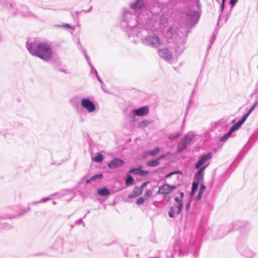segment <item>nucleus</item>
<instances>
[{"label":"nucleus","mask_w":258,"mask_h":258,"mask_svg":"<svg viewBox=\"0 0 258 258\" xmlns=\"http://www.w3.org/2000/svg\"><path fill=\"white\" fill-rule=\"evenodd\" d=\"M184 196V193L183 192H180V199H182V200H183Z\"/></svg>","instance_id":"nucleus-60"},{"label":"nucleus","mask_w":258,"mask_h":258,"mask_svg":"<svg viewBox=\"0 0 258 258\" xmlns=\"http://www.w3.org/2000/svg\"><path fill=\"white\" fill-rule=\"evenodd\" d=\"M152 121L149 119H144L138 123V126L140 128H144L152 123Z\"/></svg>","instance_id":"nucleus-22"},{"label":"nucleus","mask_w":258,"mask_h":258,"mask_svg":"<svg viewBox=\"0 0 258 258\" xmlns=\"http://www.w3.org/2000/svg\"><path fill=\"white\" fill-rule=\"evenodd\" d=\"M187 36V34L185 36L180 37L177 38L174 43L173 47L177 54L180 55L183 52L185 49L184 44Z\"/></svg>","instance_id":"nucleus-5"},{"label":"nucleus","mask_w":258,"mask_h":258,"mask_svg":"<svg viewBox=\"0 0 258 258\" xmlns=\"http://www.w3.org/2000/svg\"><path fill=\"white\" fill-rule=\"evenodd\" d=\"M224 7H225V4L221 3V8H224Z\"/></svg>","instance_id":"nucleus-63"},{"label":"nucleus","mask_w":258,"mask_h":258,"mask_svg":"<svg viewBox=\"0 0 258 258\" xmlns=\"http://www.w3.org/2000/svg\"><path fill=\"white\" fill-rule=\"evenodd\" d=\"M213 156L211 152L207 154H204L200 156L198 161L195 165L196 169H199L202 166L204 165L208 161L210 160Z\"/></svg>","instance_id":"nucleus-10"},{"label":"nucleus","mask_w":258,"mask_h":258,"mask_svg":"<svg viewBox=\"0 0 258 258\" xmlns=\"http://www.w3.org/2000/svg\"><path fill=\"white\" fill-rule=\"evenodd\" d=\"M236 131V130L235 129H234L232 126H231L229 131L226 134V135L229 138L231 136L232 134Z\"/></svg>","instance_id":"nucleus-39"},{"label":"nucleus","mask_w":258,"mask_h":258,"mask_svg":"<svg viewBox=\"0 0 258 258\" xmlns=\"http://www.w3.org/2000/svg\"><path fill=\"white\" fill-rule=\"evenodd\" d=\"M160 164L158 159L151 160L147 162L146 164L149 167H156Z\"/></svg>","instance_id":"nucleus-24"},{"label":"nucleus","mask_w":258,"mask_h":258,"mask_svg":"<svg viewBox=\"0 0 258 258\" xmlns=\"http://www.w3.org/2000/svg\"><path fill=\"white\" fill-rule=\"evenodd\" d=\"M55 26L58 28H63L65 29L71 28L72 27L69 24H64L63 25H55Z\"/></svg>","instance_id":"nucleus-36"},{"label":"nucleus","mask_w":258,"mask_h":258,"mask_svg":"<svg viewBox=\"0 0 258 258\" xmlns=\"http://www.w3.org/2000/svg\"><path fill=\"white\" fill-rule=\"evenodd\" d=\"M244 120H243L241 118L238 120L236 123L233 125L232 126L235 129L236 131L238 130L240 127L242 125V124L244 122Z\"/></svg>","instance_id":"nucleus-28"},{"label":"nucleus","mask_w":258,"mask_h":258,"mask_svg":"<svg viewBox=\"0 0 258 258\" xmlns=\"http://www.w3.org/2000/svg\"><path fill=\"white\" fill-rule=\"evenodd\" d=\"M177 207L178 209L177 211V214L179 215L181 213V211L183 209V203H179L178 205H177Z\"/></svg>","instance_id":"nucleus-37"},{"label":"nucleus","mask_w":258,"mask_h":258,"mask_svg":"<svg viewBox=\"0 0 258 258\" xmlns=\"http://www.w3.org/2000/svg\"><path fill=\"white\" fill-rule=\"evenodd\" d=\"M228 139V138L227 137V136H226V134H225L223 136H222L221 139H220V141L221 142H225L227 139Z\"/></svg>","instance_id":"nucleus-48"},{"label":"nucleus","mask_w":258,"mask_h":258,"mask_svg":"<svg viewBox=\"0 0 258 258\" xmlns=\"http://www.w3.org/2000/svg\"><path fill=\"white\" fill-rule=\"evenodd\" d=\"M0 3H5L6 4L7 7H9V6L12 9H15L16 5L14 3H12V2H11L10 1L7 2V0H0Z\"/></svg>","instance_id":"nucleus-30"},{"label":"nucleus","mask_w":258,"mask_h":258,"mask_svg":"<svg viewBox=\"0 0 258 258\" xmlns=\"http://www.w3.org/2000/svg\"><path fill=\"white\" fill-rule=\"evenodd\" d=\"M159 55L166 60L171 59L172 55L171 52L167 48H163L159 50Z\"/></svg>","instance_id":"nucleus-15"},{"label":"nucleus","mask_w":258,"mask_h":258,"mask_svg":"<svg viewBox=\"0 0 258 258\" xmlns=\"http://www.w3.org/2000/svg\"><path fill=\"white\" fill-rule=\"evenodd\" d=\"M6 227H7V226H6V223H2L0 221V229H1V228H6Z\"/></svg>","instance_id":"nucleus-55"},{"label":"nucleus","mask_w":258,"mask_h":258,"mask_svg":"<svg viewBox=\"0 0 258 258\" xmlns=\"http://www.w3.org/2000/svg\"><path fill=\"white\" fill-rule=\"evenodd\" d=\"M104 157L102 154L101 153H98L96 156H95L93 158V160L97 163H99L102 162L103 160Z\"/></svg>","instance_id":"nucleus-26"},{"label":"nucleus","mask_w":258,"mask_h":258,"mask_svg":"<svg viewBox=\"0 0 258 258\" xmlns=\"http://www.w3.org/2000/svg\"><path fill=\"white\" fill-rule=\"evenodd\" d=\"M149 172L146 170H144L141 169L140 168H139V172L136 173V174L140 175L142 176H145L148 174Z\"/></svg>","instance_id":"nucleus-32"},{"label":"nucleus","mask_w":258,"mask_h":258,"mask_svg":"<svg viewBox=\"0 0 258 258\" xmlns=\"http://www.w3.org/2000/svg\"><path fill=\"white\" fill-rule=\"evenodd\" d=\"M92 7H90L88 10H82L81 12H83L84 13H88L91 10Z\"/></svg>","instance_id":"nucleus-61"},{"label":"nucleus","mask_w":258,"mask_h":258,"mask_svg":"<svg viewBox=\"0 0 258 258\" xmlns=\"http://www.w3.org/2000/svg\"><path fill=\"white\" fill-rule=\"evenodd\" d=\"M124 164L123 160L120 158H114L110 162L107 164V166L109 169H113L117 167L122 166Z\"/></svg>","instance_id":"nucleus-12"},{"label":"nucleus","mask_w":258,"mask_h":258,"mask_svg":"<svg viewBox=\"0 0 258 258\" xmlns=\"http://www.w3.org/2000/svg\"><path fill=\"white\" fill-rule=\"evenodd\" d=\"M160 151V148L158 147H155L153 150L148 151V154L151 156H155Z\"/></svg>","instance_id":"nucleus-29"},{"label":"nucleus","mask_w":258,"mask_h":258,"mask_svg":"<svg viewBox=\"0 0 258 258\" xmlns=\"http://www.w3.org/2000/svg\"><path fill=\"white\" fill-rule=\"evenodd\" d=\"M175 214L174 208L173 206H171L170 208L169 211L168 212V215L170 218H174Z\"/></svg>","instance_id":"nucleus-33"},{"label":"nucleus","mask_w":258,"mask_h":258,"mask_svg":"<svg viewBox=\"0 0 258 258\" xmlns=\"http://www.w3.org/2000/svg\"><path fill=\"white\" fill-rule=\"evenodd\" d=\"M175 201L177 203V205H178L179 203H183L182 199H180L178 197L175 198Z\"/></svg>","instance_id":"nucleus-49"},{"label":"nucleus","mask_w":258,"mask_h":258,"mask_svg":"<svg viewBox=\"0 0 258 258\" xmlns=\"http://www.w3.org/2000/svg\"><path fill=\"white\" fill-rule=\"evenodd\" d=\"M178 252V254L179 256H182L184 255V253L182 252L180 249L179 245L175 244L174 246L169 248L168 250L166 251V257L167 258H173L174 254Z\"/></svg>","instance_id":"nucleus-7"},{"label":"nucleus","mask_w":258,"mask_h":258,"mask_svg":"<svg viewBox=\"0 0 258 258\" xmlns=\"http://www.w3.org/2000/svg\"><path fill=\"white\" fill-rule=\"evenodd\" d=\"M138 172H139V168H133L131 169L129 171V173L135 174H136V173Z\"/></svg>","instance_id":"nucleus-44"},{"label":"nucleus","mask_w":258,"mask_h":258,"mask_svg":"<svg viewBox=\"0 0 258 258\" xmlns=\"http://www.w3.org/2000/svg\"><path fill=\"white\" fill-rule=\"evenodd\" d=\"M197 8H198L197 7ZM201 12V7L200 10L198 9V11L189 10L187 11L186 13L187 23L189 26L192 27L198 22L200 17Z\"/></svg>","instance_id":"nucleus-4"},{"label":"nucleus","mask_w":258,"mask_h":258,"mask_svg":"<svg viewBox=\"0 0 258 258\" xmlns=\"http://www.w3.org/2000/svg\"><path fill=\"white\" fill-rule=\"evenodd\" d=\"M63 239L61 237H57L55 239L53 244V248L56 250H61L63 245Z\"/></svg>","instance_id":"nucleus-17"},{"label":"nucleus","mask_w":258,"mask_h":258,"mask_svg":"<svg viewBox=\"0 0 258 258\" xmlns=\"http://www.w3.org/2000/svg\"><path fill=\"white\" fill-rule=\"evenodd\" d=\"M209 164H207L206 165H204L203 166H202L199 169H198L199 170H202V172L203 173H204V171L206 169V168L208 167Z\"/></svg>","instance_id":"nucleus-46"},{"label":"nucleus","mask_w":258,"mask_h":258,"mask_svg":"<svg viewBox=\"0 0 258 258\" xmlns=\"http://www.w3.org/2000/svg\"><path fill=\"white\" fill-rule=\"evenodd\" d=\"M26 47L32 55L36 56L45 61H48L52 58V50L50 46L46 43L30 39L26 43Z\"/></svg>","instance_id":"nucleus-3"},{"label":"nucleus","mask_w":258,"mask_h":258,"mask_svg":"<svg viewBox=\"0 0 258 258\" xmlns=\"http://www.w3.org/2000/svg\"><path fill=\"white\" fill-rule=\"evenodd\" d=\"M257 104V102H255L254 104L251 107V108L247 111L248 113L250 114L252 111L254 109Z\"/></svg>","instance_id":"nucleus-42"},{"label":"nucleus","mask_w":258,"mask_h":258,"mask_svg":"<svg viewBox=\"0 0 258 258\" xmlns=\"http://www.w3.org/2000/svg\"><path fill=\"white\" fill-rule=\"evenodd\" d=\"M236 131V130L235 129H234L232 126H231L229 131L226 134V135L229 138L231 136L232 134Z\"/></svg>","instance_id":"nucleus-38"},{"label":"nucleus","mask_w":258,"mask_h":258,"mask_svg":"<svg viewBox=\"0 0 258 258\" xmlns=\"http://www.w3.org/2000/svg\"><path fill=\"white\" fill-rule=\"evenodd\" d=\"M190 207V201H188L185 206L186 210H188L189 209Z\"/></svg>","instance_id":"nucleus-57"},{"label":"nucleus","mask_w":258,"mask_h":258,"mask_svg":"<svg viewBox=\"0 0 258 258\" xmlns=\"http://www.w3.org/2000/svg\"><path fill=\"white\" fill-rule=\"evenodd\" d=\"M50 200V198L49 197H46L42 198L40 201V203H45L47 201Z\"/></svg>","instance_id":"nucleus-53"},{"label":"nucleus","mask_w":258,"mask_h":258,"mask_svg":"<svg viewBox=\"0 0 258 258\" xmlns=\"http://www.w3.org/2000/svg\"><path fill=\"white\" fill-rule=\"evenodd\" d=\"M223 10H224V8H220V11H221V13H222V12H223Z\"/></svg>","instance_id":"nucleus-64"},{"label":"nucleus","mask_w":258,"mask_h":258,"mask_svg":"<svg viewBox=\"0 0 258 258\" xmlns=\"http://www.w3.org/2000/svg\"><path fill=\"white\" fill-rule=\"evenodd\" d=\"M250 114L248 112L246 113L241 118V119L245 121Z\"/></svg>","instance_id":"nucleus-52"},{"label":"nucleus","mask_w":258,"mask_h":258,"mask_svg":"<svg viewBox=\"0 0 258 258\" xmlns=\"http://www.w3.org/2000/svg\"><path fill=\"white\" fill-rule=\"evenodd\" d=\"M91 181H91V180H90V179H87V180H86V183H89V182H90Z\"/></svg>","instance_id":"nucleus-62"},{"label":"nucleus","mask_w":258,"mask_h":258,"mask_svg":"<svg viewBox=\"0 0 258 258\" xmlns=\"http://www.w3.org/2000/svg\"><path fill=\"white\" fill-rule=\"evenodd\" d=\"M206 185H204V184H201L200 185V190L199 191H201L202 192H203V191L206 189Z\"/></svg>","instance_id":"nucleus-50"},{"label":"nucleus","mask_w":258,"mask_h":258,"mask_svg":"<svg viewBox=\"0 0 258 258\" xmlns=\"http://www.w3.org/2000/svg\"><path fill=\"white\" fill-rule=\"evenodd\" d=\"M204 173L202 172V170H199L195 174L194 181H197L200 182L202 181L204 179Z\"/></svg>","instance_id":"nucleus-19"},{"label":"nucleus","mask_w":258,"mask_h":258,"mask_svg":"<svg viewBox=\"0 0 258 258\" xmlns=\"http://www.w3.org/2000/svg\"><path fill=\"white\" fill-rule=\"evenodd\" d=\"M148 182H149L148 181L144 182V183H142V184L141 186H140V187L138 186V188L140 189H141V190L142 191V192H143V188L147 185V184L148 183Z\"/></svg>","instance_id":"nucleus-45"},{"label":"nucleus","mask_w":258,"mask_h":258,"mask_svg":"<svg viewBox=\"0 0 258 258\" xmlns=\"http://www.w3.org/2000/svg\"><path fill=\"white\" fill-rule=\"evenodd\" d=\"M152 196V191L151 190H147L145 194H144V196L147 198H150Z\"/></svg>","instance_id":"nucleus-41"},{"label":"nucleus","mask_w":258,"mask_h":258,"mask_svg":"<svg viewBox=\"0 0 258 258\" xmlns=\"http://www.w3.org/2000/svg\"><path fill=\"white\" fill-rule=\"evenodd\" d=\"M237 2V0H230V4L231 6V8L233 7V6L235 5Z\"/></svg>","instance_id":"nucleus-51"},{"label":"nucleus","mask_w":258,"mask_h":258,"mask_svg":"<svg viewBox=\"0 0 258 258\" xmlns=\"http://www.w3.org/2000/svg\"><path fill=\"white\" fill-rule=\"evenodd\" d=\"M181 134L179 133H177L175 135H171L169 137L170 139H175L180 136Z\"/></svg>","instance_id":"nucleus-40"},{"label":"nucleus","mask_w":258,"mask_h":258,"mask_svg":"<svg viewBox=\"0 0 258 258\" xmlns=\"http://www.w3.org/2000/svg\"><path fill=\"white\" fill-rule=\"evenodd\" d=\"M154 30L153 21L151 20L148 22L146 21L145 27L138 32L133 41L136 43L140 40L144 45L154 48L158 47L162 42L157 35L152 34Z\"/></svg>","instance_id":"nucleus-2"},{"label":"nucleus","mask_w":258,"mask_h":258,"mask_svg":"<svg viewBox=\"0 0 258 258\" xmlns=\"http://www.w3.org/2000/svg\"><path fill=\"white\" fill-rule=\"evenodd\" d=\"M141 190V189H140L138 188V186H136L135 187L133 194L128 195V198L130 199L134 198L141 195L142 194V192Z\"/></svg>","instance_id":"nucleus-21"},{"label":"nucleus","mask_w":258,"mask_h":258,"mask_svg":"<svg viewBox=\"0 0 258 258\" xmlns=\"http://www.w3.org/2000/svg\"><path fill=\"white\" fill-rule=\"evenodd\" d=\"M203 192H202L201 191H199V193H198V196L197 198L198 200H200L202 198V196Z\"/></svg>","instance_id":"nucleus-54"},{"label":"nucleus","mask_w":258,"mask_h":258,"mask_svg":"<svg viewBox=\"0 0 258 258\" xmlns=\"http://www.w3.org/2000/svg\"><path fill=\"white\" fill-rule=\"evenodd\" d=\"M175 188V186H171L168 184H164L159 187L157 194L166 195L170 193L173 189Z\"/></svg>","instance_id":"nucleus-14"},{"label":"nucleus","mask_w":258,"mask_h":258,"mask_svg":"<svg viewBox=\"0 0 258 258\" xmlns=\"http://www.w3.org/2000/svg\"><path fill=\"white\" fill-rule=\"evenodd\" d=\"M30 210V208L29 207H28L27 210L23 211V212L20 213L17 215H14L12 217H10V218H15L22 216L23 214H24L25 213H26V212H27L28 211H29Z\"/></svg>","instance_id":"nucleus-34"},{"label":"nucleus","mask_w":258,"mask_h":258,"mask_svg":"<svg viewBox=\"0 0 258 258\" xmlns=\"http://www.w3.org/2000/svg\"><path fill=\"white\" fill-rule=\"evenodd\" d=\"M102 178H103V175L102 174L99 173V174H97L92 176L90 178V180H91L92 181H95L97 179H101Z\"/></svg>","instance_id":"nucleus-31"},{"label":"nucleus","mask_w":258,"mask_h":258,"mask_svg":"<svg viewBox=\"0 0 258 258\" xmlns=\"http://www.w3.org/2000/svg\"><path fill=\"white\" fill-rule=\"evenodd\" d=\"M96 75V77L97 80L99 81V82L102 85L103 84V83L102 81L101 80L100 78L99 77L98 75L97 74V75Z\"/></svg>","instance_id":"nucleus-58"},{"label":"nucleus","mask_w":258,"mask_h":258,"mask_svg":"<svg viewBox=\"0 0 258 258\" xmlns=\"http://www.w3.org/2000/svg\"><path fill=\"white\" fill-rule=\"evenodd\" d=\"M192 140V137L187 134L180 140L176 148V152L180 153L184 150L186 149L188 145H190Z\"/></svg>","instance_id":"nucleus-6"},{"label":"nucleus","mask_w":258,"mask_h":258,"mask_svg":"<svg viewBox=\"0 0 258 258\" xmlns=\"http://www.w3.org/2000/svg\"><path fill=\"white\" fill-rule=\"evenodd\" d=\"M146 6L145 0H136L130 4L131 8L136 12L143 10Z\"/></svg>","instance_id":"nucleus-11"},{"label":"nucleus","mask_w":258,"mask_h":258,"mask_svg":"<svg viewBox=\"0 0 258 258\" xmlns=\"http://www.w3.org/2000/svg\"><path fill=\"white\" fill-rule=\"evenodd\" d=\"M144 198H142V197H141L139 199H138L137 202H136V204L138 205H141L142 204H143L144 203Z\"/></svg>","instance_id":"nucleus-43"},{"label":"nucleus","mask_w":258,"mask_h":258,"mask_svg":"<svg viewBox=\"0 0 258 258\" xmlns=\"http://www.w3.org/2000/svg\"><path fill=\"white\" fill-rule=\"evenodd\" d=\"M133 114L135 116H144L149 112V108L147 106H143L138 109H133L132 111Z\"/></svg>","instance_id":"nucleus-13"},{"label":"nucleus","mask_w":258,"mask_h":258,"mask_svg":"<svg viewBox=\"0 0 258 258\" xmlns=\"http://www.w3.org/2000/svg\"><path fill=\"white\" fill-rule=\"evenodd\" d=\"M150 20L148 19L143 20L141 16L138 17L137 15L126 10L120 20V24L126 35L133 40L138 32L145 27L146 21Z\"/></svg>","instance_id":"nucleus-1"},{"label":"nucleus","mask_w":258,"mask_h":258,"mask_svg":"<svg viewBox=\"0 0 258 258\" xmlns=\"http://www.w3.org/2000/svg\"><path fill=\"white\" fill-rule=\"evenodd\" d=\"M83 223V220H82V219H79V220H78L76 222V225H80L81 224Z\"/></svg>","instance_id":"nucleus-56"},{"label":"nucleus","mask_w":258,"mask_h":258,"mask_svg":"<svg viewBox=\"0 0 258 258\" xmlns=\"http://www.w3.org/2000/svg\"><path fill=\"white\" fill-rule=\"evenodd\" d=\"M81 106L89 113L94 111L96 106L94 102L88 98H83L81 100Z\"/></svg>","instance_id":"nucleus-8"},{"label":"nucleus","mask_w":258,"mask_h":258,"mask_svg":"<svg viewBox=\"0 0 258 258\" xmlns=\"http://www.w3.org/2000/svg\"><path fill=\"white\" fill-rule=\"evenodd\" d=\"M169 154V152L167 153V154H162L159 157H158L157 159H158L159 161L160 162V160H161L163 158H164Z\"/></svg>","instance_id":"nucleus-47"},{"label":"nucleus","mask_w":258,"mask_h":258,"mask_svg":"<svg viewBox=\"0 0 258 258\" xmlns=\"http://www.w3.org/2000/svg\"><path fill=\"white\" fill-rule=\"evenodd\" d=\"M97 192L98 195L101 196H107L110 194L109 189L105 187L98 189Z\"/></svg>","instance_id":"nucleus-20"},{"label":"nucleus","mask_w":258,"mask_h":258,"mask_svg":"<svg viewBox=\"0 0 258 258\" xmlns=\"http://www.w3.org/2000/svg\"><path fill=\"white\" fill-rule=\"evenodd\" d=\"M238 251L241 255L246 258H253L255 253L246 245H241L238 247Z\"/></svg>","instance_id":"nucleus-9"},{"label":"nucleus","mask_w":258,"mask_h":258,"mask_svg":"<svg viewBox=\"0 0 258 258\" xmlns=\"http://www.w3.org/2000/svg\"><path fill=\"white\" fill-rule=\"evenodd\" d=\"M199 183L197 181H194L192 183L191 196H193L198 189Z\"/></svg>","instance_id":"nucleus-25"},{"label":"nucleus","mask_w":258,"mask_h":258,"mask_svg":"<svg viewBox=\"0 0 258 258\" xmlns=\"http://www.w3.org/2000/svg\"><path fill=\"white\" fill-rule=\"evenodd\" d=\"M39 203H41L40 201L33 202L31 203V204L33 205H35L38 204Z\"/></svg>","instance_id":"nucleus-59"},{"label":"nucleus","mask_w":258,"mask_h":258,"mask_svg":"<svg viewBox=\"0 0 258 258\" xmlns=\"http://www.w3.org/2000/svg\"><path fill=\"white\" fill-rule=\"evenodd\" d=\"M134 179L133 177L128 174L125 180V184L126 186H130L133 184Z\"/></svg>","instance_id":"nucleus-27"},{"label":"nucleus","mask_w":258,"mask_h":258,"mask_svg":"<svg viewBox=\"0 0 258 258\" xmlns=\"http://www.w3.org/2000/svg\"><path fill=\"white\" fill-rule=\"evenodd\" d=\"M239 226V228L241 231L245 230L246 232H248L250 229V226L247 222L242 223L240 221L235 222L233 223L232 228H234L236 225Z\"/></svg>","instance_id":"nucleus-16"},{"label":"nucleus","mask_w":258,"mask_h":258,"mask_svg":"<svg viewBox=\"0 0 258 258\" xmlns=\"http://www.w3.org/2000/svg\"><path fill=\"white\" fill-rule=\"evenodd\" d=\"M18 10L24 16L29 17L31 15V13L28 11V8L25 6L21 7Z\"/></svg>","instance_id":"nucleus-23"},{"label":"nucleus","mask_w":258,"mask_h":258,"mask_svg":"<svg viewBox=\"0 0 258 258\" xmlns=\"http://www.w3.org/2000/svg\"><path fill=\"white\" fill-rule=\"evenodd\" d=\"M181 173V171H179V170L172 171V172H171L168 173L167 174H166L165 176V178H169L173 175H174L176 174H178V173Z\"/></svg>","instance_id":"nucleus-35"},{"label":"nucleus","mask_w":258,"mask_h":258,"mask_svg":"<svg viewBox=\"0 0 258 258\" xmlns=\"http://www.w3.org/2000/svg\"><path fill=\"white\" fill-rule=\"evenodd\" d=\"M83 54H84V56L85 57V58H86V59L88 64L89 65V66L90 67V68L91 69V73H94L95 75L98 74V73H97L96 70L95 69V68L94 67V66H93V64L91 62V61L90 60V59H89V57L87 55V54L86 53V50H84V49H83Z\"/></svg>","instance_id":"nucleus-18"}]
</instances>
